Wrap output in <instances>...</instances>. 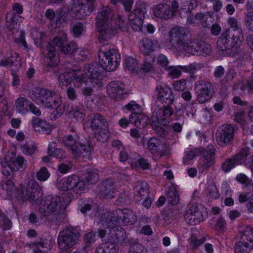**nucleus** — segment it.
<instances>
[{
	"label": "nucleus",
	"instance_id": "1",
	"mask_svg": "<svg viewBox=\"0 0 253 253\" xmlns=\"http://www.w3.org/2000/svg\"><path fill=\"white\" fill-rule=\"evenodd\" d=\"M98 64L86 65L83 70L78 66L72 67V71L61 74L58 78L59 84L62 87L67 86L73 83L77 87L91 84L93 87H101L103 84L101 70L107 71L115 70L120 62V55L114 49L104 51L101 48L98 53Z\"/></svg>",
	"mask_w": 253,
	"mask_h": 253
},
{
	"label": "nucleus",
	"instance_id": "2",
	"mask_svg": "<svg viewBox=\"0 0 253 253\" xmlns=\"http://www.w3.org/2000/svg\"><path fill=\"white\" fill-rule=\"evenodd\" d=\"M96 27L99 39L111 38L120 31H128V25L125 18L118 15L113 17L111 9L103 7L96 17Z\"/></svg>",
	"mask_w": 253,
	"mask_h": 253
},
{
	"label": "nucleus",
	"instance_id": "3",
	"mask_svg": "<svg viewBox=\"0 0 253 253\" xmlns=\"http://www.w3.org/2000/svg\"><path fill=\"white\" fill-rule=\"evenodd\" d=\"M0 187L5 194L6 198L10 200L17 199L30 202L34 201L42 190V188L33 179H30L28 182H25L24 184H20L19 188L11 180L3 181L0 184Z\"/></svg>",
	"mask_w": 253,
	"mask_h": 253
},
{
	"label": "nucleus",
	"instance_id": "4",
	"mask_svg": "<svg viewBox=\"0 0 253 253\" xmlns=\"http://www.w3.org/2000/svg\"><path fill=\"white\" fill-rule=\"evenodd\" d=\"M121 218V216L119 215L116 219L115 217H113V219H106L105 222L103 221L100 222L104 229L99 230V236L102 238H104L105 239L110 241L103 243L106 253H117L118 247L116 243H120L123 245L126 243V232L117 224Z\"/></svg>",
	"mask_w": 253,
	"mask_h": 253
},
{
	"label": "nucleus",
	"instance_id": "5",
	"mask_svg": "<svg viewBox=\"0 0 253 253\" xmlns=\"http://www.w3.org/2000/svg\"><path fill=\"white\" fill-rule=\"evenodd\" d=\"M184 29L182 27L173 28L170 33L167 46L169 48H174L182 53L200 54L204 51V43L185 40L184 37Z\"/></svg>",
	"mask_w": 253,
	"mask_h": 253
},
{
	"label": "nucleus",
	"instance_id": "6",
	"mask_svg": "<svg viewBox=\"0 0 253 253\" xmlns=\"http://www.w3.org/2000/svg\"><path fill=\"white\" fill-rule=\"evenodd\" d=\"M57 47L60 48L61 51L65 54H68L71 51V48L67 44V34L65 32L58 34L42 51L45 56V61L48 66L53 67L59 63V58L56 51Z\"/></svg>",
	"mask_w": 253,
	"mask_h": 253
},
{
	"label": "nucleus",
	"instance_id": "7",
	"mask_svg": "<svg viewBox=\"0 0 253 253\" xmlns=\"http://www.w3.org/2000/svg\"><path fill=\"white\" fill-rule=\"evenodd\" d=\"M98 178V174L95 172H87L84 181L80 180L77 175H71L60 180L57 184V187L64 191H73L77 194H80L85 188H88V185L89 183L90 184L94 183Z\"/></svg>",
	"mask_w": 253,
	"mask_h": 253
},
{
	"label": "nucleus",
	"instance_id": "8",
	"mask_svg": "<svg viewBox=\"0 0 253 253\" xmlns=\"http://www.w3.org/2000/svg\"><path fill=\"white\" fill-rule=\"evenodd\" d=\"M243 40L242 30H226L217 41V47L222 51L230 50L239 46Z\"/></svg>",
	"mask_w": 253,
	"mask_h": 253
},
{
	"label": "nucleus",
	"instance_id": "9",
	"mask_svg": "<svg viewBox=\"0 0 253 253\" xmlns=\"http://www.w3.org/2000/svg\"><path fill=\"white\" fill-rule=\"evenodd\" d=\"M173 112L172 107L168 105L158 108L153 113L151 126L160 135H162L163 132L169 130V117Z\"/></svg>",
	"mask_w": 253,
	"mask_h": 253
},
{
	"label": "nucleus",
	"instance_id": "10",
	"mask_svg": "<svg viewBox=\"0 0 253 253\" xmlns=\"http://www.w3.org/2000/svg\"><path fill=\"white\" fill-rule=\"evenodd\" d=\"M70 202L69 197L65 199L58 196L48 197L45 200H42L40 208V211L44 216H48L49 213L55 212L58 213L66 209L67 205Z\"/></svg>",
	"mask_w": 253,
	"mask_h": 253
},
{
	"label": "nucleus",
	"instance_id": "11",
	"mask_svg": "<svg viewBox=\"0 0 253 253\" xmlns=\"http://www.w3.org/2000/svg\"><path fill=\"white\" fill-rule=\"evenodd\" d=\"M30 96L37 104L47 108L52 105L51 101L52 100H54L55 103H58L60 102L59 94L44 88H34L30 92Z\"/></svg>",
	"mask_w": 253,
	"mask_h": 253
},
{
	"label": "nucleus",
	"instance_id": "12",
	"mask_svg": "<svg viewBox=\"0 0 253 253\" xmlns=\"http://www.w3.org/2000/svg\"><path fill=\"white\" fill-rule=\"evenodd\" d=\"M61 141L75 156H80L82 155L84 157H85L90 155L91 147L88 142L85 143L79 142L71 135H65Z\"/></svg>",
	"mask_w": 253,
	"mask_h": 253
},
{
	"label": "nucleus",
	"instance_id": "13",
	"mask_svg": "<svg viewBox=\"0 0 253 253\" xmlns=\"http://www.w3.org/2000/svg\"><path fill=\"white\" fill-rule=\"evenodd\" d=\"M253 249V228L248 226L240 232L239 240L235 243V253H249Z\"/></svg>",
	"mask_w": 253,
	"mask_h": 253
},
{
	"label": "nucleus",
	"instance_id": "14",
	"mask_svg": "<svg viewBox=\"0 0 253 253\" xmlns=\"http://www.w3.org/2000/svg\"><path fill=\"white\" fill-rule=\"evenodd\" d=\"M77 230L73 227L65 228L60 232L58 238V244L61 250H67L75 244L79 238Z\"/></svg>",
	"mask_w": 253,
	"mask_h": 253
},
{
	"label": "nucleus",
	"instance_id": "15",
	"mask_svg": "<svg viewBox=\"0 0 253 253\" xmlns=\"http://www.w3.org/2000/svg\"><path fill=\"white\" fill-rule=\"evenodd\" d=\"M126 108L131 112L129 122L137 127L145 126L148 122V117L142 113V108L134 101H131L126 105Z\"/></svg>",
	"mask_w": 253,
	"mask_h": 253
},
{
	"label": "nucleus",
	"instance_id": "16",
	"mask_svg": "<svg viewBox=\"0 0 253 253\" xmlns=\"http://www.w3.org/2000/svg\"><path fill=\"white\" fill-rule=\"evenodd\" d=\"M94 0H72L73 12L77 18L82 19L91 14L93 10Z\"/></svg>",
	"mask_w": 253,
	"mask_h": 253
},
{
	"label": "nucleus",
	"instance_id": "17",
	"mask_svg": "<svg viewBox=\"0 0 253 253\" xmlns=\"http://www.w3.org/2000/svg\"><path fill=\"white\" fill-rule=\"evenodd\" d=\"M249 152L248 148H243L231 158H227L222 164V169L225 172H228L235 166L243 164L249 155Z\"/></svg>",
	"mask_w": 253,
	"mask_h": 253
},
{
	"label": "nucleus",
	"instance_id": "18",
	"mask_svg": "<svg viewBox=\"0 0 253 253\" xmlns=\"http://www.w3.org/2000/svg\"><path fill=\"white\" fill-rule=\"evenodd\" d=\"M235 128V127L229 125H224L219 127L216 134L218 144L222 146L230 145L233 142Z\"/></svg>",
	"mask_w": 253,
	"mask_h": 253
},
{
	"label": "nucleus",
	"instance_id": "19",
	"mask_svg": "<svg viewBox=\"0 0 253 253\" xmlns=\"http://www.w3.org/2000/svg\"><path fill=\"white\" fill-rule=\"evenodd\" d=\"M22 6L15 3L13 6L12 11L8 12L6 16V26L10 30L17 31V29L19 27V23L22 21V18L19 15L23 12Z\"/></svg>",
	"mask_w": 253,
	"mask_h": 253
},
{
	"label": "nucleus",
	"instance_id": "20",
	"mask_svg": "<svg viewBox=\"0 0 253 253\" xmlns=\"http://www.w3.org/2000/svg\"><path fill=\"white\" fill-rule=\"evenodd\" d=\"M21 66V58L13 51L5 50L0 54V67H15L13 70H17Z\"/></svg>",
	"mask_w": 253,
	"mask_h": 253
},
{
	"label": "nucleus",
	"instance_id": "21",
	"mask_svg": "<svg viewBox=\"0 0 253 253\" xmlns=\"http://www.w3.org/2000/svg\"><path fill=\"white\" fill-rule=\"evenodd\" d=\"M145 13V10L144 8H137L129 14L128 20L134 31H137L141 30Z\"/></svg>",
	"mask_w": 253,
	"mask_h": 253
},
{
	"label": "nucleus",
	"instance_id": "22",
	"mask_svg": "<svg viewBox=\"0 0 253 253\" xmlns=\"http://www.w3.org/2000/svg\"><path fill=\"white\" fill-rule=\"evenodd\" d=\"M156 90L158 98L162 102L169 105L172 104L174 100V95L169 86L164 84L157 85Z\"/></svg>",
	"mask_w": 253,
	"mask_h": 253
},
{
	"label": "nucleus",
	"instance_id": "23",
	"mask_svg": "<svg viewBox=\"0 0 253 253\" xmlns=\"http://www.w3.org/2000/svg\"><path fill=\"white\" fill-rule=\"evenodd\" d=\"M153 15L157 18L167 20L172 17L169 6L166 3L155 5L152 8Z\"/></svg>",
	"mask_w": 253,
	"mask_h": 253
},
{
	"label": "nucleus",
	"instance_id": "24",
	"mask_svg": "<svg viewBox=\"0 0 253 253\" xmlns=\"http://www.w3.org/2000/svg\"><path fill=\"white\" fill-rule=\"evenodd\" d=\"M124 88L123 84L118 82H113L107 85V91L111 98L118 100L122 97Z\"/></svg>",
	"mask_w": 253,
	"mask_h": 253
},
{
	"label": "nucleus",
	"instance_id": "25",
	"mask_svg": "<svg viewBox=\"0 0 253 253\" xmlns=\"http://www.w3.org/2000/svg\"><path fill=\"white\" fill-rule=\"evenodd\" d=\"M32 126L36 132L46 134H49L53 128V126L50 123L38 118L32 120Z\"/></svg>",
	"mask_w": 253,
	"mask_h": 253
},
{
	"label": "nucleus",
	"instance_id": "26",
	"mask_svg": "<svg viewBox=\"0 0 253 253\" xmlns=\"http://www.w3.org/2000/svg\"><path fill=\"white\" fill-rule=\"evenodd\" d=\"M144 147L147 145V148L154 152H160L161 154L165 153L167 146L162 141L158 138L153 137L149 140H145L143 141Z\"/></svg>",
	"mask_w": 253,
	"mask_h": 253
},
{
	"label": "nucleus",
	"instance_id": "27",
	"mask_svg": "<svg viewBox=\"0 0 253 253\" xmlns=\"http://www.w3.org/2000/svg\"><path fill=\"white\" fill-rule=\"evenodd\" d=\"M51 241L48 239H43L39 244H34L26 248L32 253H43L48 252L51 248Z\"/></svg>",
	"mask_w": 253,
	"mask_h": 253
},
{
	"label": "nucleus",
	"instance_id": "28",
	"mask_svg": "<svg viewBox=\"0 0 253 253\" xmlns=\"http://www.w3.org/2000/svg\"><path fill=\"white\" fill-rule=\"evenodd\" d=\"M184 219L189 224H197L202 220L203 215L201 211H196V207H192L185 215Z\"/></svg>",
	"mask_w": 253,
	"mask_h": 253
},
{
	"label": "nucleus",
	"instance_id": "29",
	"mask_svg": "<svg viewBox=\"0 0 253 253\" xmlns=\"http://www.w3.org/2000/svg\"><path fill=\"white\" fill-rule=\"evenodd\" d=\"M107 124V122L99 114H96L89 117L88 120L84 124V127H90L93 129L100 128Z\"/></svg>",
	"mask_w": 253,
	"mask_h": 253
},
{
	"label": "nucleus",
	"instance_id": "30",
	"mask_svg": "<svg viewBox=\"0 0 253 253\" xmlns=\"http://www.w3.org/2000/svg\"><path fill=\"white\" fill-rule=\"evenodd\" d=\"M5 160L12 164L14 167V170H20L26 165V161L21 156L16 157L14 152L7 153L5 156Z\"/></svg>",
	"mask_w": 253,
	"mask_h": 253
},
{
	"label": "nucleus",
	"instance_id": "31",
	"mask_svg": "<svg viewBox=\"0 0 253 253\" xmlns=\"http://www.w3.org/2000/svg\"><path fill=\"white\" fill-rule=\"evenodd\" d=\"M100 194L105 198H112L114 197L116 191L113 182L111 180H107L100 186Z\"/></svg>",
	"mask_w": 253,
	"mask_h": 253
},
{
	"label": "nucleus",
	"instance_id": "32",
	"mask_svg": "<svg viewBox=\"0 0 253 253\" xmlns=\"http://www.w3.org/2000/svg\"><path fill=\"white\" fill-rule=\"evenodd\" d=\"M30 101L24 97L18 98L15 103L16 111L22 115H25L29 112Z\"/></svg>",
	"mask_w": 253,
	"mask_h": 253
},
{
	"label": "nucleus",
	"instance_id": "33",
	"mask_svg": "<svg viewBox=\"0 0 253 253\" xmlns=\"http://www.w3.org/2000/svg\"><path fill=\"white\" fill-rule=\"evenodd\" d=\"M135 190L137 192V194L135 196L137 201L143 200L148 196V185L146 182H138Z\"/></svg>",
	"mask_w": 253,
	"mask_h": 253
},
{
	"label": "nucleus",
	"instance_id": "34",
	"mask_svg": "<svg viewBox=\"0 0 253 253\" xmlns=\"http://www.w3.org/2000/svg\"><path fill=\"white\" fill-rule=\"evenodd\" d=\"M139 48L142 52L147 55L155 50L156 46V44L151 40L145 38L140 41Z\"/></svg>",
	"mask_w": 253,
	"mask_h": 253
},
{
	"label": "nucleus",
	"instance_id": "35",
	"mask_svg": "<svg viewBox=\"0 0 253 253\" xmlns=\"http://www.w3.org/2000/svg\"><path fill=\"white\" fill-rule=\"evenodd\" d=\"M215 148L212 145L207 147V168L215 164Z\"/></svg>",
	"mask_w": 253,
	"mask_h": 253
},
{
	"label": "nucleus",
	"instance_id": "36",
	"mask_svg": "<svg viewBox=\"0 0 253 253\" xmlns=\"http://www.w3.org/2000/svg\"><path fill=\"white\" fill-rule=\"evenodd\" d=\"M45 15L50 19H55L57 26H59L62 22L64 21V15L62 11H57L55 13L52 10L48 9L46 11Z\"/></svg>",
	"mask_w": 253,
	"mask_h": 253
},
{
	"label": "nucleus",
	"instance_id": "37",
	"mask_svg": "<svg viewBox=\"0 0 253 253\" xmlns=\"http://www.w3.org/2000/svg\"><path fill=\"white\" fill-rule=\"evenodd\" d=\"M124 66L126 70L131 73L138 72L137 62L133 57H126L124 60Z\"/></svg>",
	"mask_w": 253,
	"mask_h": 253
},
{
	"label": "nucleus",
	"instance_id": "38",
	"mask_svg": "<svg viewBox=\"0 0 253 253\" xmlns=\"http://www.w3.org/2000/svg\"><path fill=\"white\" fill-rule=\"evenodd\" d=\"M56 144L54 142H51L48 144V153L52 157L57 159H61L65 157V153L61 149L56 148Z\"/></svg>",
	"mask_w": 253,
	"mask_h": 253
},
{
	"label": "nucleus",
	"instance_id": "39",
	"mask_svg": "<svg viewBox=\"0 0 253 253\" xmlns=\"http://www.w3.org/2000/svg\"><path fill=\"white\" fill-rule=\"evenodd\" d=\"M196 91L198 101L200 103H205L206 102V84L205 82L202 81L197 84Z\"/></svg>",
	"mask_w": 253,
	"mask_h": 253
},
{
	"label": "nucleus",
	"instance_id": "40",
	"mask_svg": "<svg viewBox=\"0 0 253 253\" xmlns=\"http://www.w3.org/2000/svg\"><path fill=\"white\" fill-rule=\"evenodd\" d=\"M52 105L49 108H55L54 110L52 113V119H56L57 118L60 117L61 115L65 111V108L63 105L61 104V99L60 97V102L58 103H55L54 100L51 101Z\"/></svg>",
	"mask_w": 253,
	"mask_h": 253
},
{
	"label": "nucleus",
	"instance_id": "41",
	"mask_svg": "<svg viewBox=\"0 0 253 253\" xmlns=\"http://www.w3.org/2000/svg\"><path fill=\"white\" fill-rule=\"evenodd\" d=\"M70 116L75 119V122H82L85 116L84 110L75 107L72 108L69 113Z\"/></svg>",
	"mask_w": 253,
	"mask_h": 253
},
{
	"label": "nucleus",
	"instance_id": "42",
	"mask_svg": "<svg viewBox=\"0 0 253 253\" xmlns=\"http://www.w3.org/2000/svg\"><path fill=\"white\" fill-rule=\"evenodd\" d=\"M0 163L1 166L2 173L6 176H10L13 171L16 170H14L13 166L10 162L6 160L5 158L4 159V161H1L0 162Z\"/></svg>",
	"mask_w": 253,
	"mask_h": 253
},
{
	"label": "nucleus",
	"instance_id": "43",
	"mask_svg": "<svg viewBox=\"0 0 253 253\" xmlns=\"http://www.w3.org/2000/svg\"><path fill=\"white\" fill-rule=\"evenodd\" d=\"M186 70L185 66H178L167 67L169 75L172 78H178L181 75V71Z\"/></svg>",
	"mask_w": 253,
	"mask_h": 253
},
{
	"label": "nucleus",
	"instance_id": "44",
	"mask_svg": "<svg viewBox=\"0 0 253 253\" xmlns=\"http://www.w3.org/2000/svg\"><path fill=\"white\" fill-rule=\"evenodd\" d=\"M155 63V60L153 57L148 56L145 59L144 63L141 67V70L144 72L151 71L154 68Z\"/></svg>",
	"mask_w": 253,
	"mask_h": 253
},
{
	"label": "nucleus",
	"instance_id": "45",
	"mask_svg": "<svg viewBox=\"0 0 253 253\" xmlns=\"http://www.w3.org/2000/svg\"><path fill=\"white\" fill-rule=\"evenodd\" d=\"M102 126L99 128L98 134L97 135V139L101 141H106L109 136V131L108 127V124Z\"/></svg>",
	"mask_w": 253,
	"mask_h": 253
},
{
	"label": "nucleus",
	"instance_id": "46",
	"mask_svg": "<svg viewBox=\"0 0 253 253\" xmlns=\"http://www.w3.org/2000/svg\"><path fill=\"white\" fill-rule=\"evenodd\" d=\"M22 152L26 155H32L34 153L36 150V146L34 143L32 142H27L21 146Z\"/></svg>",
	"mask_w": 253,
	"mask_h": 253
},
{
	"label": "nucleus",
	"instance_id": "47",
	"mask_svg": "<svg viewBox=\"0 0 253 253\" xmlns=\"http://www.w3.org/2000/svg\"><path fill=\"white\" fill-rule=\"evenodd\" d=\"M50 173L45 167L41 168L37 172V178L41 181H45L50 177Z\"/></svg>",
	"mask_w": 253,
	"mask_h": 253
},
{
	"label": "nucleus",
	"instance_id": "48",
	"mask_svg": "<svg viewBox=\"0 0 253 253\" xmlns=\"http://www.w3.org/2000/svg\"><path fill=\"white\" fill-rule=\"evenodd\" d=\"M168 199L169 202L172 205H176L178 203L179 198L177 191L174 189H171L168 192Z\"/></svg>",
	"mask_w": 253,
	"mask_h": 253
},
{
	"label": "nucleus",
	"instance_id": "49",
	"mask_svg": "<svg viewBox=\"0 0 253 253\" xmlns=\"http://www.w3.org/2000/svg\"><path fill=\"white\" fill-rule=\"evenodd\" d=\"M187 81L180 80L175 81L173 84V87L176 91H183L186 87Z\"/></svg>",
	"mask_w": 253,
	"mask_h": 253
},
{
	"label": "nucleus",
	"instance_id": "50",
	"mask_svg": "<svg viewBox=\"0 0 253 253\" xmlns=\"http://www.w3.org/2000/svg\"><path fill=\"white\" fill-rule=\"evenodd\" d=\"M32 35L36 45L41 46L42 39L43 37V34L42 31L35 30L32 32Z\"/></svg>",
	"mask_w": 253,
	"mask_h": 253
},
{
	"label": "nucleus",
	"instance_id": "51",
	"mask_svg": "<svg viewBox=\"0 0 253 253\" xmlns=\"http://www.w3.org/2000/svg\"><path fill=\"white\" fill-rule=\"evenodd\" d=\"M154 59L155 60V61L157 62L158 65L165 68H166L167 65H168V59L167 57L164 55H159Z\"/></svg>",
	"mask_w": 253,
	"mask_h": 253
},
{
	"label": "nucleus",
	"instance_id": "52",
	"mask_svg": "<svg viewBox=\"0 0 253 253\" xmlns=\"http://www.w3.org/2000/svg\"><path fill=\"white\" fill-rule=\"evenodd\" d=\"M120 213H123L125 215L123 217L122 221L125 223H129L131 222V219L132 218V212L127 209L124 210L123 211L119 210Z\"/></svg>",
	"mask_w": 253,
	"mask_h": 253
},
{
	"label": "nucleus",
	"instance_id": "53",
	"mask_svg": "<svg viewBox=\"0 0 253 253\" xmlns=\"http://www.w3.org/2000/svg\"><path fill=\"white\" fill-rule=\"evenodd\" d=\"M228 24L230 26V27L226 30H236L238 29L242 30V28H241L238 24V20L234 17H230L227 21Z\"/></svg>",
	"mask_w": 253,
	"mask_h": 253
},
{
	"label": "nucleus",
	"instance_id": "54",
	"mask_svg": "<svg viewBox=\"0 0 253 253\" xmlns=\"http://www.w3.org/2000/svg\"><path fill=\"white\" fill-rule=\"evenodd\" d=\"M72 167V164L70 162H66L60 164L58 166V170L62 173L68 172Z\"/></svg>",
	"mask_w": 253,
	"mask_h": 253
},
{
	"label": "nucleus",
	"instance_id": "55",
	"mask_svg": "<svg viewBox=\"0 0 253 253\" xmlns=\"http://www.w3.org/2000/svg\"><path fill=\"white\" fill-rule=\"evenodd\" d=\"M113 3H116L118 1H121L124 6L126 10L129 11L131 9L133 0H111Z\"/></svg>",
	"mask_w": 253,
	"mask_h": 253
},
{
	"label": "nucleus",
	"instance_id": "56",
	"mask_svg": "<svg viewBox=\"0 0 253 253\" xmlns=\"http://www.w3.org/2000/svg\"><path fill=\"white\" fill-rule=\"evenodd\" d=\"M205 240L204 238L195 236H192L191 238L190 245L192 248H196L204 243Z\"/></svg>",
	"mask_w": 253,
	"mask_h": 253
},
{
	"label": "nucleus",
	"instance_id": "57",
	"mask_svg": "<svg viewBox=\"0 0 253 253\" xmlns=\"http://www.w3.org/2000/svg\"><path fill=\"white\" fill-rule=\"evenodd\" d=\"M209 194L210 197L214 199L219 198V194L216 190V186L214 184H211L209 186Z\"/></svg>",
	"mask_w": 253,
	"mask_h": 253
},
{
	"label": "nucleus",
	"instance_id": "58",
	"mask_svg": "<svg viewBox=\"0 0 253 253\" xmlns=\"http://www.w3.org/2000/svg\"><path fill=\"white\" fill-rule=\"evenodd\" d=\"M83 30L84 28L83 24L79 22L74 26L72 31L75 36L78 37L82 34Z\"/></svg>",
	"mask_w": 253,
	"mask_h": 253
},
{
	"label": "nucleus",
	"instance_id": "59",
	"mask_svg": "<svg viewBox=\"0 0 253 253\" xmlns=\"http://www.w3.org/2000/svg\"><path fill=\"white\" fill-rule=\"evenodd\" d=\"M0 116H10L11 112L8 110V107L7 104L6 102H4L0 104Z\"/></svg>",
	"mask_w": 253,
	"mask_h": 253
},
{
	"label": "nucleus",
	"instance_id": "60",
	"mask_svg": "<svg viewBox=\"0 0 253 253\" xmlns=\"http://www.w3.org/2000/svg\"><path fill=\"white\" fill-rule=\"evenodd\" d=\"M252 197L251 196V193H242L240 194L239 197V201L240 203H245L246 202H250L251 201V198Z\"/></svg>",
	"mask_w": 253,
	"mask_h": 253
},
{
	"label": "nucleus",
	"instance_id": "61",
	"mask_svg": "<svg viewBox=\"0 0 253 253\" xmlns=\"http://www.w3.org/2000/svg\"><path fill=\"white\" fill-rule=\"evenodd\" d=\"M236 178L238 181L246 185H248L250 183V180L246 175L243 173L238 174Z\"/></svg>",
	"mask_w": 253,
	"mask_h": 253
},
{
	"label": "nucleus",
	"instance_id": "62",
	"mask_svg": "<svg viewBox=\"0 0 253 253\" xmlns=\"http://www.w3.org/2000/svg\"><path fill=\"white\" fill-rule=\"evenodd\" d=\"M155 27L151 24H147L142 27L141 31L144 33L152 34L155 31Z\"/></svg>",
	"mask_w": 253,
	"mask_h": 253
},
{
	"label": "nucleus",
	"instance_id": "63",
	"mask_svg": "<svg viewBox=\"0 0 253 253\" xmlns=\"http://www.w3.org/2000/svg\"><path fill=\"white\" fill-rule=\"evenodd\" d=\"M233 119L238 123H242L244 120V114L243 111L236 112L233 116Z\"/></svg>",
	"mask_w": 253,
	"mask_h": 253
},
{
	"label": "nucleus",
	"instance_id": "64",
	"mask_svg": "<svg viewBox=\"0 0 253 253\" xmlns=\"http://www.w3.org/2000/svg\"><path fill=\"white\" fill-rule=\"evenodd\" d=\"M66 93L68 97L72 100H74L77 97L76 91L73 87H69L67 90Z\"/></svg>",
	"mask_w": 253,
	"mask_h": 253
}]
</instances>
